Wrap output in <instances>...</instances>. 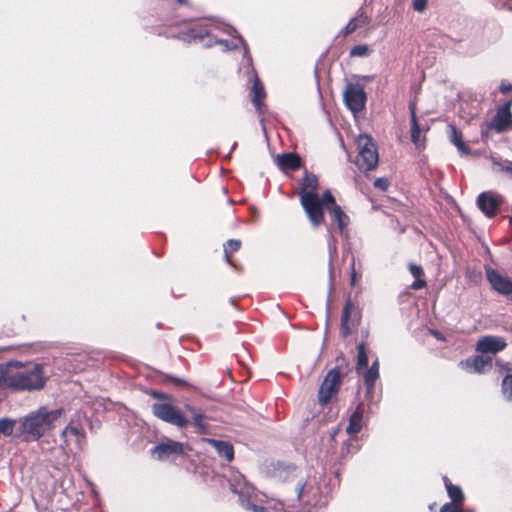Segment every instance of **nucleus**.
<instances>
[{"mask_svg":"<svg viewBox=\"0 0 512 512\" xmlns=\"http://www.w3.org/2000/svg\"><path fill=\"white\" fill-rule=\"evenodd\" d=\"M44 384L43 368L39 364L23 367L19 362H11L0 367V388L39 390Z\"/></svg>","mask_w":512,"mask_h":512,"instance_id":"obj_1","label":"nucleus"},{"mask_svg":"<svg viewBox=\"0 0 512 512\" xmlns=\"http://www.w3.org/2000/svg\"><path fill=\"white\" fill-rule=\"evenodd\" d=\"M64 416L65 410L63 408L49 410L42 406L21 420L20 432L26 440L37 441L61 424Z\"/></svg>","mask_w":512,"mask_h":512,"instance_id":"obj_2","label":"nucleus"},{"mask_svg":"<svg viewBox=\"0 0 512 512\" xmlns=\"http://www.w3.org/2000/svg\"><path fill=\"white\" fill-rule=\"evenodd\" d=\"M318 180L314 175H305L301 183L300 201L301 205L309 218L311 224L315 227L324 221L322 211V198L317 194Z\"/></svg>","mask_w":512,"mask_h":512,"instance_id":"obj_3","label":"nucleus"},{"mask_svg":"<svg viewBox=\"0 0 512 512\" xmlns=\"http://www.w3.org/2000/svg\"><path fill=\"white\" fill-rule=\"evenodd\" d=\"M231 488L233 492L239 495L240 502L244 508L253 512H267V508L258 505V502H262L260 493H256L242 475L234 478Z\"/></svg>","mask_w":512,"mask_h":512,"instance_id":"obj_4","label":"nucleus"},{"mask_svg":"<svg viewBox=\"0 0 512 512\" xmlns=\"http://www.w3.org/2000/svg\"><path fill=\"white\" fill-rule=\"evenodd\" d=\"M358 155L356 164L364 171L373 170L378 164V151L375 142L367 134H361L357 138Z\"/></svg>","mask_w":512,"mask_h":512,"instance_id":"obj_5","label":"nucleus"},{"mask_svg":"<svg viewBox=\"0 0 512 512\" xmlns=\"http://www.w3.org/2000/svg\"><path fill=\"white\" fill-rule=\"evenodd\" d=\"M152 413L158 419L177 427H185L188 424L186 417L173 405L171 399L154 403L152 405Z\"/></svg>","mask_w":512,"mask_h":512,"instance_id":"obj_6","label":"nucleus"},{"mask_svg":"<svg viewBox=\"0 0 512 512\" xmlns=\"http://www.w3.org/2000/svg\"><path fill=\"white\" fill-rule=\"evenodd\" d=\"M60 447L65 452L76 453L82 449L85 442V432L82 428L70 422L59 435Z\"/></svg>","mask_w":512,"mask_h":512,"instance_id":"obj_7","label":"nucleus"},{"mask_svg":"<svg viewBox=\"0 0 512 512\" xmlns=\"http://www.w3.org/2000/svg\"><path fill=\"white\" fill-rule=\"evenodd\" d=\"M344 99L351 111L354 113L361 111L366 101L363 87L358 84H348L344 92Z\"/></svg>","mask_w":512,"mask_h":512,"instance_id":"obj_8","label":"nucleus"},{"mask_svg":"<svg viewBox=\"0 0 512 512\" xmlns=\"http://www.w3.org/2000/svg\"><path fill=\"white\" fill-rule=\"evenodd\" d=\"M487 280L491 287L499 294L512 299V280L500 274L491 267H486Z\"/></svg>","mask_w":512,"mask_h":512,"instance_id":"obj_9","label":"nucleus"},{"mask_svg":"<svg viewBox=\"0 0 512 512\" xmlns=\"http://www.w3.org/2000/svg\"><path fill=\"white\" fill-rule=\"evenodd\" d=\"M340 385V372L333 369L328 372L319 389L318 399L321 404H326L337 392Z\"/></svg>","mask_w":512,"mask_h":512,"instance_id":"obj_10","label":"nucleus"},{"mask_svg":"<svg viewBox=\"0 0 512 512\" xmlns=\"http://www.w3.org/2000/svg\"><path fill=\"white\" fill-rule=\"evenodd\" d=\"M511 106L512 101H508L497 109L496 115L490 124L492 129L497 132L512 130Z\"/></svg>","mask_w":512,"mask_h":512,"instance_id":"obj_11","label":"nucleus"},{"mask_svg":"<svg viewBox=\"0 0 512 512\" xmlns=\"http://www.w3.org/2000/svg\"><path fill=\"white\" fill-rule=\"evenodd\" d=\"M507 346V343L504 338L498 336H484L480 338L476 345V350L480 353L487 354L492 353L495 354L499 351H502Z\"/></svg>","mask_w":512,"mask_h":512,"instance_id":"obj_12","label":"nucleus"},{"mask_svg":"<svg viewBox=\"0 0 512 512\" xmlns=\"http://www.w3.org/2000/svg\"><path fill=\"white\" fill-rule=\"evenodd\" d=\"M322 209L324 207H328L329 205L332 206V214L335 219V221L338 224L339 229L342 231L348 222V217L345 215V213L342 211L341 207L338 206L335 203V199L333 195L330 193V191H326L322 196Z\"/></svg>","mask_w":512,"mask_h":512,"instance_id":"obj_13","label":"nucleus"},{"mask_svg":"<svg viewBox=\"0 0 512 512\" xmlns=\"http://www.w3.org/2000/svg\"><path fill=\"white\" fill-rule=\"evenodd\" d=\"M479 208L489 217L493 216L501 203L499 195L492 192H483L478 197Z\"/></svg>","mask_w":512,"mask_h":512,"instance_id":"obj_14","label":"nucleus"},{"mask_svg":"<svg viewBox=\"0 0 512 512\" xmlns=\"http://www.w3.org/2000/svg\"><path fill=\"white\" fill-rule=\"evenodd\" d=\"M183 451L184 448L182 443L168 440L167 442L157 445L153 449L152 453L158 460H164L172 454H182Z\"/></svg>","mask_w":512,"mask_h":512,"instance_id":"obj_15","label":"nucleus"},{"mask_svg":"<svg viewBox=\"0 0 512 512\" xmlns=\"http://www.w3.org/2000/svg\"><path fill=\"white\" fill-rule=\"evenodd\" d=\"M491 363L492 359L490 357L476 356L473 359L462 361L460 365L470 372L482 373L487 367L491 366Z\"/></svg>","mask_w":512,"mask_h":512,"instance_id":"obj_16","label":"nucleus"},{"mask_svg":"<svg viewBox=\"0 0 512 512\" xmlns=\"http://www.w3.org/2000/svg\"><path fill=\"white\" fill-rule=\"evenodd\" d=\"M206 441L216 449L219 456L224 457L227 461H231L233 459L234 450L231 444L213 439H207Z\"/></svg>","mask_w":512,"mask_h":512,"instance_id":"obj_17","label":"nucleus"},{"mask_svg":"<svg viewBox=\"0 0 512 512\" xmlns=\"http://www.w3.org/2000/svg\"><path fill=\"white\" fill-rule=\"evenodd\" d=\"M277 163L282 169H297L300 166V158L293 153H287L277 156Z\"/></svg>","mask_w":512,"mask_h":512,"instance_id":"obj_18","label":"nucleus"},{"mask_svg":"<svg viewBox=\"0 0 512 512\" xmlns=\"http://www.w3.org/2000/svg\"><path fill=\"white\" fill-rule=\"evenodd\" d=\"M450 141L456 146L459 152L462 154L469 153V149L462 140V134L457 130L454 125L448 126Z\"/></svg>","mask_w":512,"mask_h":512,"instance_id":"obj_19","label":"nucleus"},{"mask_svg":"<svg viewBox=\"0 0 512 512\" xmlns=\"http://www.w3.org/2000/svg\"><path fill=\"white\" fill-rule=\"evenodd\" d=\"M411 123V140L418 148H420L424 145V138L421 136L420 126L413 108H411Z\"/></svg>","mask_w":512,"mask_h":512,"instance_id":"obj_20","label":"nucleus"},{"mask_svg":"<svg viewBox=\"0 0 512 512\" xmlns=\"http://www.w3.org/2000/svg\"><path fill=\"white\" fill-rule=\"evenodd\" d=\"M363 409L358 406L355 412L351 415L349 425L347 426L348 434H356L362 427Z\"/></svg>","mask_w":512,"mask_h":512,"instance_id":"obj_21","label":"nucleus"},{"mask_svg":"<svg viewBox=\"0 0 512 512\" xmlns=\"http://www.w3.org/2000/svg\"><path fill=\"white\" fill-rule=\"evenodd\" d=\"M363 375L365 384L370 388L374 385L379 377L378 360H376L369 369H365L361 373Z\"/></svg>","mask_w":512,"mask_h":512,"instance_id":"obj_22","label":"nucleus"},{"mask_svg":"<svg viewBox=\"0 0 512 512\" xmlns=\"http://www.w3.org/2000/svg\"><path fill=\"white\" fill-rule=\"evenodd\" d=\"M253 103L255 105V107L259 110L261 105H262V102H263V99L265 97V92H264V88L262 86V84L260 83V81L258 79H255L254 83H253Z\"/></svg>","mask_w":512,"mask_h":512,"instance_id":"obj_23","label":"nucleus"},{"mask_svg":"<svg viewBox=\"0 0 512 512\" xmlns=\"http://www.w3.org/2000/svg\"><path fill=\"white\" fill-rule=\"evenodd\" d=\"M16 426V420L3 417L0 419V435L11 436Z\"/></svg>","mask_w":512,"mask_h":512,"instance_id":"obj_24","label":"nucleus"},{"mask_svg":"<svg viewBox=\"0 0 512 512\" xmlns=\"http://www.w3.org/2000/svg\"><path fill=\"white\" fill-rule=\"evenodd\" d=\"M444 480L449 497L452 499L453 502L461 504L463 500V494L461 489L457 486L452 485L447 478H445Z\"/></svg>","mask_w":512,"mask_h":512,"instance_id":"obj_25","label":"nucleus"},{"mask_svg":"<svg viewBox=\"0 0 512 512\" xmlns=\"http://www.w3.org/2000/svg\"><path fill=\"white\" fill-rule=\"evenodd\" d=\"M353 309H354L353 304L350 301L347 302L344 307V310H343L342 323H341L344 335H348L350 333L349 317H350V314L353 311Z\"/></svg>","mask_w":512,"mask_h":512,"instance_id":"obj_26","label":"nucleus"},{"mask_svg":"<svg viewBox=\"0 0 512 512\" xmlns=\"http://www.w3.org/2000/svg\"><path fill=\"white\" fill-rule=\"evenodd\" d=\"M368 365V357L365 350V345L360 343L358 346V360H357V372L362 373L363 370L367 368Z\"/></svg>","mask_w":512,"mask_h":512,"instance_id":"obj_27","label":"nucleus"},{"mask_svg":"<svg viewBox=\"0 0 512 512\" xmlns=\"http://www.w3.org/2000/svg\"><path fill=\"white\" fill-rule=\"evenodd\" d=\"M186 410L192 415L194 424L200 429L205 428V417L198 410L193 408L192 406L187 405Z\"/></svg>","mask_w":512,"mask_h":512,"instance_id":"obj_28","label":"nucleus"},{"mask_svg":"<svg viewBox=\"0 0 512 512\" xmlns=\"http://www.w3.org/2000/svg\"><path fill=\"white\" fill-rule=\"evenodd\" d=\"M365 23H366V17H364L362 15L350 20L349 23L345 27L346 35L351 34L357 28L363 26Z\"/></svg>","mask_w":512,"mask_h":512,"instance_id":"obj_29","label":"nucleus"},{"mask_svg":"<svg viewBox=\"0 0 512 512\" xmlns=\"http://www.w3.org/2000/svg\"><path fill=\"white\" fill-rule=\"evenodd\" d=\"M502 393L506 400L512 401V374L504 377L502 381Z\"/></svg>","mask_w":512,"mask_h":512,"instance_id":"obj_30","label":"nucleus"},{"mask_svg":"<svg viewBox=\"0 0 512 512\" xmlns=\"http://www.w3.org/2000/svg\"><path fill=\"white\" fill-rule=\"evenodd\" d=\"M370 48L367 45H357L353 47L350 51V55L352 57H364L369 55Z\"/></svg>","mask_w":512,"mask_h":512,"instance_id":"obj_31","label":"nucleus"},{"mask_svg":"<svg viewBox=\"0 0 512 512\" xmlns=\"http://www.w3.org/2000/svg\"><path fill=\"white\" fill-rule=\"evenodd\" d=\"M240 245H241V243L239 240L232 239V240L227 241V243L224 245V251H225L226 257H228V254L237 251L240 248Z\"/></svg>","mask_w":512,"mask_h":512,"instance_id":"obj_32","label":"nucleus"},{"mask_svg":"<svg viewBox=\"0 0 512 512\" xmlns=\"http://www.w3.org/2000/svg\"><path fill=\"white\" fill-rule=\"evenodd\" d=\"M460 506L459 503H447L443 505L440 509V512H460Z\"/></svg>","mask_w":512,"mask_h":512,"instance_id":"obj_33","label":"nucleus"},{"mask_svg":"<svg viewBox=\"0 0 512 512\" xmlns=\"http://www.w3.org/2000/svg\"><path fill=\"white\" fill-rule=\"evenodd\" d=\"M388 186H389V181L386 178H378L374 182V187L381 191H385L388 188Z\"/></svg>","mask_w":512,"mask_h":512,"instance_id":"obj_34","label":"nucleus"},{"mask_svg":"<svg viewBox=\"0 0 512 512\" xmlns=\"http://www.w3.org/2000/svg\"><path fill=\"white\" fill-rule=\"evenodd\" d=\"M409 270L415 278H420L424 274L422 267L416 264H410Z\"/></svg>","mask_w":512,"mask_h":512,"instance_id":"obj_35","label":"nucleus"},{"mask_svg":"<svg viewBox=\"0 0 512 512\" xmlns=\"http://www.w3.org/2000/svg\"><path fill=\"white\" fill-rule=\"evenodd\" d=\"M427 0H413V8L418 12H423L426 8Z\"/></svg>","mask_w":512,"mask_h":512,"instance_id":"obj_36","label":"nucleus"},{"mask_svg":"<svg viewBox=\"0 0 512 512\" xmlns=\"http://www.w3.org/2000/svg\"><path fill=\"white\" fill-rule=\"evenodd\" d=\"M494 164L498 165L501 171L510 174V176L512 177V162H505L504 164L494 162Z\"/></svg>","mask_w":512,"mask_h":512,"instance_id":"obj_37","label":"nucleus"},{"mask_svg":"<svg viewBox=\"0 0 512 512\" xmlns=\"http://www.w3.org/2000/svg\"><path fill=\"white\" fill-rule=\"evenodd\" d=\"M207 34H208V31L205 28H201L199 31H196L195 29H192L190 37L193 38V39H195V38H202V37H204Z\"/></svg>","mask_w":512,"mask_h":512,"instance_id":"obj_38","label":"nucleus"},{"mask_svg":"<svg viewBox=\"0 0 512 512\" xmlns=\"http://www.w3.org/2000/svg\"><path fill=\"white\" fill-rule=\"evenodd\" d=\"M425 286H426V281L422 277L416 278V280L412 284V288L415 290L422 289Z\"/></svg>","mask_w":512,"mask_h":512,"instance_id":"obj_39","label":"nucleus"},{"mask_svg":"<svg viewBox=\"0 0 512 512\" xmlns=\"http://www.w3.org/2000/svg\"><path fill=\"white\" fill-rule=\"evenodd\" d=\"M151 395L154 397V398H158V399H162L164 401H167L169 399H171V397L167 396V395H164V394H161V393H158L156 391H152L151 392Z\"/></svg>","mask_w":512,"mask_h":512,"instance_id":"obj_40","label":"nucleus"},{"mask_svg":"<svg viewBox=\"0 0 512 512\" xmlns=\"http://www.w3.org/2000/svg\"><path fill=\"white\" fill-rule=\"evenodd\" d=\"M511 90H512V85H511V84H509V83H504V82H503V83L501 84V86H500V91H501L502 93H504V94H505V93L510 92Z\"/></svg>","mask_w":512,"mask_h":512,"instance_id":"obj_41","label":"nucleus"},{"mask_svg":"<svg viewBox=\"0 0 512 512\" xmlns=\"http://www.w3.org/2000/svg\"><path fill=\"white\" fill-rule=\"evenodd\" d=\"M355 283H356V272L353 268L352 273H351V285H355Z\"/></svg>","mask_w":512,"mask_h":512,"instance_id":"obj_42","label":"nucleus"},{"mask_svg":"<svg viewBox=\"0 0 512 512\" xmlns=\"http://www.w3.org/2000/svg\"><path fill=\"white\" fill-rule=\"evenodd\" d=\"M433 334H434L438 339H442V338H441V336H440V334H439L438 332H435V331H434V332H433Z\"/></svg>","mask_w":512,"mask_h":512,"instance_id":"obj_43","label":"nucleus"},{"mask_svg":"<svg viewBox=\"0 0 512 512\" xmlns=\"http://www.w3.org/2000/svg\"><path fill=\"white\" fill-rule=\"evenodd\" d=\"M511 301H512V298H511Z\"/></svg>","mask_w":512,"mask_h":512,"instance_id":"obj_44","label":"nucleus"}]
</instances>
